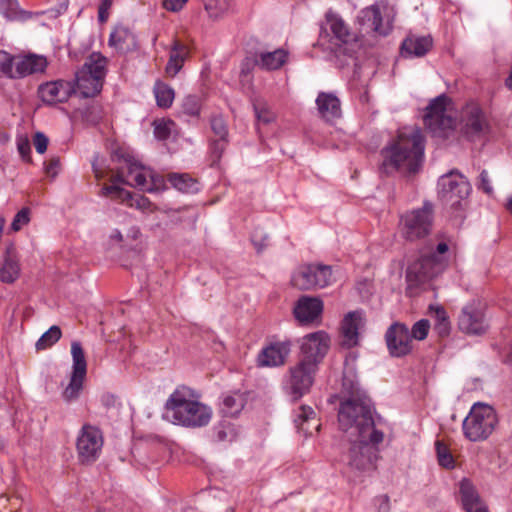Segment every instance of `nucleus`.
<instances>
[{
  "label": "nucleus",
  "instance_id": "393cba45",
  "mask_svg": "<svg viewBox=\"0 0 512 512\" xmlns=\"http://www.w3.org/2000/svg\"><path fill=\"white\" fill-rule=\"evenodd\" d=\"M375 407L367 396L352 397L341 402L338 416H373Z\"/></svg>",
  "mask_w": 512,
  "mask_h": 512
},
{
  "label": "nucleus",
  "instance_id": "5701e85b",
  "mask_svg": "<svg viewBox=\"0 0 512 512\" xmlns=\"http://www.w3.org/2000/svg\"><path fill=\"white\" fill-rule=\"evenodd\" d=\"M459 494L462 507L466 512H488L485 502L469 479L460 481Z\"/></svg>",
  "mask_w": 512,
  "mask_h": 512
},
{
  "label": "nucleus",
  "instance_id": "f03ea898",
  "mask_svg": "<svg viewBox=\"0 0 512 512\" xmlns=\"http://www.w3.org/2000/svg\"><path fill=\"white\" fill-rule=\"evenodd\" d=\"M381 155V171L386 175L394 172H418L424 158V138L421 130L416 127L400 130L397 137L382 149Z\"/></svg>",
  "mask_w": 512,
  "mask_h": 512
},
{
  "label": "nucleus",
  "instance_id": "4468645a",
  "mask_svg": "<svg viewBox=\"0 0 512 512\" xmlns=\"http://www.w3.org/2000/svg\"><path fill=\"white\" fill-rule=\"evenodd\" d=\"M76 446L81 462H93L98 458L103 446L102 433L97 427L84 425Z\"/></svg>",
  "mask_w": 512,
  "mask_h": 512
},
{
  "label": "nucleus",
  "instance_id": "412c9836",
  "mask_svg": "<svg viewBox=\"0 0 512 512\" xmlns=\"http://www.w3.org/2000/svg\"><path fill=\"white\" fill-rule=\"evenodd\" d=\"M497 424V418H464L463 431L470 441L487 439Z\"/></svg>",
  "mask_w": 512,
  "mask_h": 512
},
{
  "label": "nucleus",
  "instance_id": "c756f323",
  "mask_svg": "<svg viewBox=\"0 0 512 512\" xmlns=\"http://www.w3.org/2000/svg\"><path fill=\"white\" fill-rule=\"evenodd\" d=\"M432 44L430 36H408L401 45V54L405 57H422L431 49Z\"/></svg>",
  "mask_w": 512,
  "mask_h": 512
},
{
  "label": "nucleus",
  "instance_id": "39448f33",
  "mask_svg": "<svg viewBox=\"0 0 512 512\" xmlns=\"http://www.w3.org/2000/svg\"><path fill=\"white\" fill-rule=\"evenodd\" d=\"M433 222L434 206L425 201L421 208L412 209L400 216L399 231L405 240L414 242L431 233Z\"/></svg>",
  "mask_w": 512,
  "mask_h": 512
},
{
  "label": "nucleus",
  "instance_id": "2f4dec72",
  "mask_svg": "<svg viewBox=\"0 0 512 512\" xmlns=\"http://www.w3.org/2000/svg\"><path fill=\"white\" fill-rule=\"evenodd\" d=\"M20 273V266L13 245L6 249L4 263L0 268V281L11 284L15 282Z\"/></svg>",
  "mask_w": 512,
  "mask_h": 512
},
{
  "label": "nucleus",
  "instance_id": "c85d7f7f",
  "mask_svg": "<svg viewBox=\"0 0 512 512\" xmlns=\"http://www.w3.org/2000/svg\"><path fill=\"white\" fill-rule=\"evenodd\" d=\"M438 273V270L431 264V260L425 259L422 255L408 267L406 278L408 282L418 285L433 278Z\"/></svg>",
  "mask_w": 512,
  "mask_h": 512
},
{
  "label": "nucleus",
  "instance_id": "49530a36",
  "mask_svg": "<svg viewBox=\"0 0 512 512\" xmlns=\"http://www.w3.org/2000/svg\"><path fill=\"white\" fill-rule=\"evenodd\" d=\"M182 111L189 116H198L200 113V100L195 95H188L183 99Z\"/></svg>",
  "mask_w": 512,
  "mask_h": 512
},
{
  "label": "nucleus",
  "instance_id": "473e14b6",
  "mask_svg": "<svg viewBox=\"0 0 512 512\" xmlns=\"http://www.w3.org/2000/svg\"><path fill=\"white\" fill-rule=\"evenodd\" d=\"M287 60V52L283 49H276L272 52L260 53L256 64L265 70H277L281 68Z\"/></svg>",
  "mask_w": 512,
  "mask_h": 512
},
{
  "label": "nucleus",
  "instance_id": "ea45409f",
  "mask_svg": "<svg viewBox=\"0 0 512 512\" xmlns=\"http://www.w3.org/2000/svg\"><path fill=\"white\" fill-rule=\"evenodd\" d=\"M321 418H295V427L305 436H312L321 428Z\"/></svg>",
  "mask_w": 512,
  "mask_h": 512
},
{
  "label": "nucleus",
  "instance_id": "6e6d98bb",
  "mask_svg": "<svg viewBox=\"0 0 512 512\" xmlns=\"http://www.w3.org/2000/svg\"><path fill=\"white\" fill-rule=\"evenodd\" d=\"M425 259L431 260V264L440 273L447 264L448 256L439 255L436 251H432L429 254L423 255Z\"/></svg>",
  "mask_w": 512,
  "mask_h": 512
},
{
  "label": "nucleus",
  "instance_id": "b1692460",
  "mask_svg": "<svg viewBox=\"0 0 512 512\" xmlns=\"http://www.w3.org/2000/svg\"><path fill=\"white\" fill-rule=\"evenodd\" d=\"M316 105L319 115L327 122H333L342 115L341 102L333 93L320 92L316 98Z\"/></svg>",
  "mask_w": 512,
  "mask_h": 512
},
{
  "label": "nucleus",
  "instance_id": "a19ab883",
  "mask_svg": "<svg viewBox=\"0 0 512 512\" xmlns=\"http://www.w3.org/2000/svg\"><path fill=\"white\" fill-rule=\"evenodd\" d=\"M435 449L439 465L447 469L454 468V457L448 446L442 440H437L435 442Z\"/></svg>",
  "mask_w": 512,
  "mask_h": 512
},
{
  "label": "nucleus",
  "instance_id": "680f3d73",
  "mask_svg": "<svg viewBox=\"0 0 512 512\" xmlns=\"http://www.w3.org/2000/svg\"><path fill=\"white\" fill-rule=\"evenodd\" d=\"M188 0H164L163 7L172 12L180 11Z\"/></svg>",
  "mask_w": 512,
  "mask_h": 512
},
{
  "label": "nucleus",
  "instance_id": "f8f14e48",
  "mask_svg": "<svg viewBox=\"0 0 512 512\" xmlns=\"http://www.w3.org/2000/svg\"><path fill=\"white\" fill-rule=\"evenodd\" d=\"M127 170V184L136 187L142 191L156 192L159 190V185L162 182L160 176L156 175L151 169L146 168L133 157L127 156L124 158Z\"/></svg>",
  "mask_w": 512,
  "mask_h": 512
},
{
  "label": "nucleus",
  "instance_id": "1a4fd4ad",
  "mask_svg": "<svg viewBox=\"0 0 512 512\" xmlns=\"http://www.w3.org/2000/svg\"><path fill=\"white\" fill-rule=\"evenodd\" d=\"M459 125L462 135L471 141L481 139L490 132L488 116L476 102L462 108Z\"/></svg>",
  "mask_w": 512,
  "mask_h": 512
},
{
  "label": "nucleus",
  "instance_id": "9b49d317",
  "mask_svg": "<svg viewBox=\"0 0 512 512\" xmlns=\"http://www.w3.org/2000/svg\"><path fill=\"white\" fill-rule=\"evenodd\" d=\"M331 278V268L327 265H304L291 277V284L299 290H310L327 286Z\"/></svg>",
  "mask_w": 512,
  "mask_h": 512
},
{
  "label": "nucleus",
  "instance_id": "338daca9",
  "mask_svg": "<svg viewBox=\"0 0 512 512\" xmlns=\"http://www.w3.org/2000/svg\"><path fill=\"white\" fill-rule=\"evenodd\" d=\"M448 250V244L446 242H440L437 244L436 249L434 251H436L439 255L447 256Z\"/></svg>",
  "mask_w": 512,
  "mask_h": 512
},
{
  "label": "nucleus",
  "instance_id": "de8ad7c7",
  "mask_svg": "<svg viewBox=\"0 0 512 512\" xmlns=\"http://www.w3.org/2000/svg\"><path fill=\"white\" fill-rule=\"evenodd\" d=\"M154 125V135L158 140H166L171 134V127L174 125L172 120H156Z\"/></svg>",
  "mask_w": 512,
  "mask_h": 512
},
{
  "label": "nucleus",
  "instance_id": "a878e982",
  "mask_svg": "<svg viewBox=\"0 0 512 512\" xmlns=\"http://www.w3.org/2000/svg\"><path fill=\"white\" fill-rule=\"evenodd\" d=\"M108 44L120 53L133 51L137 47L136 37L125 25L118 24L110 33Z\"/></svg>",
  "mask_w": 512,
  "mask_h": 512
},
{
  "label": "nucleus",
  "instance_id": "37998d69",
  "mask_svg": "<svg viewBox=\"0 0 512 512\" xmlns=\"http://www.w3.org/2000/svg\"><path fill=\"white\" fill-rule=\"evenodd\" d=\"M430 329V323L427 319H421L417 321L410 330L411 340H424L429 332Z\"/></svg>",
  "mask_w": 512,
  "mask_h": 512
},
{
  "label": "nucleus",
  "instance_id": "aec40b11",
  "mask_svg": "<svg viewBox=\"0 0 512 512\" xmlns=\"http://www.w3.org/2000/svg\"><path fill=\"white\" fill-rule=\"evenodd\" d=\"M102 195L107 197L109 196L113 199H119L128 206L135 207L142 212H153L155 209L154 205L147 197L133 194L132 192L117 185L104 186L102 188Z\"/></svg>",
  "mask_w": 512,
  "mask_h": 512
},
{
  "label": "nucleus",
  "instance_id": "423d86ee",
  "mask_svg": "<svg viewBox=\"0 0 512 512\" xmlns=\"http://www.w3.org/2000/svg\"><path fill=\"white\" fill-rule=\"evenodd\" d=\"M450 99L441 94L430 101L423 116L425 126L434 136L445 137L447 131L453 130L456 125L454 112L448 108Z\"/></svg>",
  "mask_w": 512,
  "mask_h": 512
},
{
  "label": "nucleus",
  "instance_id": "f3484780",
  "mask_svg": "<svg viewBox=\"0 0 512 512\" xmlns=\"http://www.w3.org/2000/svg\"><path fill=\"white\" fill-rule=\"evenodd\" d=\"M359 30L362 34H376L386 36L391 26L382 24V16L377 5H372L362 9L357 17Z\"/></svg>",
  "mask_w": 512,
  "mask_h": 512
},
{
  "label": "nucleus",
  "instance_id": "3c124183",
  "mask_svg": "<svg viewBox=\"0 0 512 512\" xmlns=\"http://www.w3.org/2000/svg\"><path fill=\"white\" fill-rule=\"evenodd\" d=\"M254 112L258 121L268 124L274 120V114L264 103H254Z\"/></svg>",
  "mask_w": 512,
  "mask_h": 512
},
{
  "label": "nucleus",
  "instance_id": "72a5a7b5",
  "mask_svg": "<svg viewBox=\"0 0 512 512\" xmlns=\"http://www.w3.org/2000/svg\"><path fill=\"white\" fill-rule=\"evenodd\" d=\"M187 53L188 51L185 45L179 41L174 42L168 63L166 65V72L169 75L175 76L181 70Z\"/></svg>",
  "mask_w": 512,
  "mask_h": 512
},
{
  "label": "nucleus",
  "instance_id": "c9c22d12",
  "mask_svg": "<svg viewBox=\"0 0 512 512\" xmlns=\"http://www.w3.org/2000/svg\"><path fill=\"white\" fill-rule=\"evenodd\" d=\"M101 403L107 408V412L111 414H132L133 408L129 404H125L113 394H104Z\"/></svg>",
  "mask_w": 512,
  "mask_h": 512
},
{
  "label": "nucleus",
  "instance_id": "7c9ffc66",
  "mask_svg": "<svg viewBox=\"0 0 512 512\" xmlns=\"http://www.w3.org/2000/svg\"><path fill=\"white\" fill-rule=\"evenodd\" d=\"M221 399V412L226 416H237L247 404L248 393L234 391L223 394Z\"/></svg>",
  "mask_w": 512,
  "mask_h": 512
},
{
  "label": "nucleus",
  "instance_id": "4be33fe9",
  "mask_svg": "<svg viewBox=\"0 0 512 512\" xmlns=\"http://www.w3.org/2000/svg\"><path fill=\"white\" fill-rule=\"evenodd\" d=\"M323 312V302L317 297L302 296L294 307L295 318L303 324L318 320Z\"/></svg>",
  "mask_w": 512,
  "mask_h": 512
},
{
  "label": "nucleus",
  "instance_id": "79ce46f5",
  "mask_svg": "<svg viewBox=\"0 0 512 512\" xmlns=\"http://www.w3.org/2000/svg\"><path fill=\"white\" fill-rule=\"evenodd\" d=\"M214 429L219 441H233L236 438L237 431L228 419L220 420Z\"/></svg>",
  "mask_w": 512,
  "mask_h": 512
},
{
  "label": "nucleus",
  "instance_id": "4d7b16f0",
  "mask_svg": "<svg viewBox=\"0 0 512 512\" xmlns=\"http://www.w3.org/2000/svg\"><path fill=\"white\" fill-rule=\"evenodd\" d=\"M49 140L42 132H37L33 138V144L39 154H43L47 150Z\"/></svg>",
  "mask_w": 512,
  "mask_h": 512
},
{
  "label": "nucleus",
  "instance_id": "a211bd4d",
  "mask_svg": "<svg viewBox=\"0 0 512 512\" xmlns=\"http://www.w3.org/2000/svg\"><path fill=\"white\" fill-rule=\"evenodd\" d=\"M75 93V86L72 82L56 80L41 84L38 94L41 100L47 104L63 103Z\"/></svg>",
  "mask_w": 512,
  "mask_h": 512
},
{
  "label": "nucleus",
  "instance_id": "864d4df0",
  "mask_svg": "<svg viewBox=\"0 0 512 512\" xmlns=\"http://www.w3.org/2000/svg\"><path fill=\"white\" fill-rule=\"evenodd\" d=\"M494 415H495V410L492 406H490L486 403L477 402L471 407L467 416H494Z\"/></svg>",
  "mask_w": 512,
  "mask_h": 512
},
{
  "label": "nucleus",
  "instance_id": "ddd939ff",
  "mask_svg": "<svg viewBox=\"0 0 512 512\" xmlns=\"http://www.w3.org/2000/svg\"><path fill=\"white\" fill-rule=\"evenodd\" d=\"M458 326L466 334L481 335L487 330L484 305L480 300L467 303L458 318Z\"/></svg>",
  "mask_w": 512,
  "mask_h": 512
},
{
  "label": "nucleus",
  "instance_id": "8fccbe9b",
  "mask_svg": "<svg viewBox=\"0 0 512 512\" xmlns=\"http://www.w3.org/2000/svg\"><path fill=\"white\" fill-rule=\"evenodd\" d=\"M209 418H173L172 424L187 428H197L208 425Z\"/></svg>",
  "mask_w": 512,
  "mask_h": 512
},
{
  "label": "nucleus",
  "instance_id": "bf43d9fd",
  "mask_svg": "<svg viewBox=\"0 0 512 512\" xmlns=\"http://www.w3.org/2000/svg\"><path fill=\"white\" fill-rule=\"evenodd\" d=\"M60 171V159L58 157H53L49 160V162L45 166V173L49 177H56Z\"/></svg>",
  "mask_w": 512,
  "mask_h": 512
},
{
  "label": "nucleus",
  "instance_id": "4c0bfd02",
  "mask_svg": "<svg viewBox=\"0 0 512 512\" xmlns=\"http://www.w3.org/2000/svg\"><path fill=\"white\" fill-rule=\"evenodd\" d=\"M328 23L334 36L343 43H348L353 39L346 23L337 16H328Z\"/></svg>",
  "mask_w": 512,
  "mask_h": 512
},
{
  "label": "nucleus",
  "instance_id": "cd10ccee",
  "mask_svg": "<svg viewBox=\"0 0 512 512\" xmlns=\"http://www.w3.org/2000/svg\"><path fill=\"white\" fill-rule=\"evenodd\" d=\"M47 67V60L43 56L30 54L14 62L13 78H23L28 75L43 72Z\"/></svg>",
  "mask_w": 512,
  "mask_h": 512
},
{
  "label": "nucleus",
  "instance_id": "9d476101",
  "mask_svg": "<svg viewBox=\"0 0 512 512\" xmlns=\"http://www.w3.org/2000/svg\"><path fill=\"white\" fill-rule=\"evenodd\" d=\"M71 355L73 360L72 373L68 385L62 392L63 399L68 402L79 397L87 373L86 358L80 342L73 341L71 343Z\"/></svg>",
  "mask_w": 512,
  "mask_h": 512
},
{
  "label": "nucleus",
  "instance_id": "0e129e2a",
  "mask_svg": "<svg viewBox=\"0 0 512 512\" xmlns=\"http://www.w3.org/2000/svg\"><path fill=\"white\" fill-rule=\"evenodd\" d=\"M379 510L381 512H390V499L388 495H382L378 498Z\"/></svg>",
  "mask_w": 512,
  "mask_h": 512
},
{
  "label": "nucleus",
  "instance_id": "774afa93",
  "mask_svg": "<svg viewBox=\"0 0 512 512\" xmlns=\"http://www.w3.org/2000/svg\"><path fill=\"white\" fill-rule=\"evenodd\" d=\"M140 236V229L138 227H131L128 231L127 237L136 240Z\"/></svg>",
  "mask_w": 512,
  "mask_h": 512
},
{
  "label": "nucleus",
  "instance_id": "bb28decb",
  "mask_svg": "<svg viewBox=\"0 0 512 512\" xmlns=\"http://www.w3.org/2000/svg\"><path fill=\"white\" fill-rule=\"evenodd\" d=\"M290 353V345L286 342H277L264 348L258 356L260 366H280L284 364Z\"/></svg>",
  "mask_w": 512,
  "mask_h": 512
},
{
  "label": "nucleus",
  "instance_id": "c03bdc74",
  "mask_svg": "<svg viewBox=\"0 0 512 512\" xmlns=\"http://www.w3.org/2000/svg\"><path fill=\"white\" fill-rule=\"evenodd\" d=\"M14 58L6 51L0 50V77L13 78Z\"/></svg>",
  "mask_w": 512,
  "mask_h": 512
},
{
  "label": "nucleus",
  "instance_id": "58836bf2",
  "mask_svg": "<svg viewBox=\"0 0 512 512\" xmlns=\"http://www.w3.org/2000/svg\"><path fill=\"white\" fill-rule=\"evenodd\" d=\"M62 336L59 326H51L36 342L35 347L37 351L45 350L53 346Z\"/></svg>",
  "mask_w": 512,
  "mask_h": 512
},
{
  "label": "nucleus",
  "instance_id": "e433bc0d",
  "mask_svg": "<svg viewBox=\"0 0 512 512\" xmlns=\"http://www.w3.org/2000/svg\"><path fill=\"white\" fill-rule=\"evenodd\" d=\"M168 181L174 188L183 193H193L198 190L196 181L188 174L172 173L168 176Z\"/></svg>",
  "mask_w": 512,
  "mask_h": 512
},
{
  "label": "nucleus",
  "instance_id": "f257e3e1",
  "mask_svg": "<svg viewBox=\"0 0 512 512\" xmlns=\"http://www.w3.org/2000/svg\"><path fill=\"white\" fill-rule=\"evenodd\" d=\"M338 427L349 443L344 454L345 463L357 471H369L376 467L379 444L384 432L377 428L374 418H337Z\"/></svg>",
  "mask_w": 512,
  "mask_h": 512
},
{
  "label": "nucleus",
  "instance_id": "09e8293b",
  "mask_svg": "<svg viewBox=\"0 0 512 512\" xmlns=\"http://www.w3.org/2000/svg\"><path fill=\"white\" fill-rule=\"evenodd\" d=\"M211 124V130L213 131L214 135L217 138H227L228 137V129L227 124L223 117L221 116H214L211 118L210 121Z\"/></svg>",
  "mask_w": 512,
  "mask_h": 512
},
{
  "label": "nucleus",
  "instance_id": "052dcab7",
  "mask_svg": "<svg viewBox=\"0 0 512 512\" xmlns=\"http://www.w3.org/2000/svg\"><path fill=\"white\" fill-rule=\"evenodd\" d=\"M479 180H480V182L478 184V188L483 190V192H485L488 195L492 194L493 188L490 184L489 175L486 170L481 171V173L479 175Z\"/></svg>",
  "mask_w": 512,
  "mask_h": 512
},
{
  "label": "nucleus",
  "instance_id": "f704fd0d",
  "mask_svg": "<svg viewBox=\"0 0 512 512\" xmlns=\"http://www.w3.org/2000/svg\"><path fill=\"white\" fill-rule=\"evenodd\" d=\"M153 92L155 95L156 103L159 107H171L175 97V93L172 87L161 81H157L154 85Z\"/></svg>",
  "mask_w": 512,
  "mask_h": 512
},
{
  "label": "nucleus",
  "instance_id": "7ed1b4c3",
  "mask_svg": "<svg viewBox=\"0 0 512 512\" xmlns=\"http://www.w3.org/2000/svg\"><path fill=\"white\" fill-rule=\"evenodd\" d=\"M106 65V57L100 53H92L75 74V81L72 83L75 86V93L78 92L83 98L98 95L107 73Z\"/></svg>",
  "mask_w": 512,
  "mask_h": 512
},
{
  "label": "nucleus",
  "instance_id": "20e7f679",
  "mask_svg": "<svg viewBox=\"0 0 512 512\" xmlns=\"http://www.w3.org/2000/svg\"><path fill=\"white\" fill-rule=\"evenodd\" d=\"M164 409L174 416H211L213 411L201 402V393L184 384L178 385L167 398Z\"/></svg>",
  "mask_w": 512,
  "mask_h": 512
},
{
  "label": "nucleus",
  "instance_id": "5fc2aeb1",
  "mask_svg": "<svg viewBox=\"0 0 512 512\" xmlns=\"http://www.w3.org/2000/svg\"><path fill=\"white\" fill-rule=\"evenodd\" d=\"M29 222V209H21L14 217L11 223V229L13 231H19L24 225Z\"/></svg>",
  "mask_w": 512,
  "mask_h": 512
},
{
  "label": "nucleus",
  "instance_id": "6e6552de",
  "mask_svg": "<svg viewBox=\"0 0 512 512\" xmlns=\"http://www.w3.org/2000/svg\"><path fill=\"white\" fill-rule=\"evenodd\" d=\"M318 368L314 363L298 361L291 367L283 382V389L293 401H297L310 392L314 384L315 375Z\"/></svg>",
  "mask_w": 512,
  "mask_h": 512
},
{
  "label": "nucleus",
  "instance_id": "a18cd8bd",
  "mask_svg": "<svg viewBox=\"0 0 512 512\" xmlns=\"http://www.w3.org/2000/svg\"><path fill=\"white\" fill-rule=\"evenodd\" d=\"M84 121L89 124H97L102 118L101 108L97 104H92L80 110Z\"/></svg>",
  "mask_w": 512,
  "mask_h": 512
},
{
  "label": "nucleus",
  "instance_id": "603ef678",
  "mask_svg": "<svg viewBox=\"0 0 512 512\" xmlns=\"http://www.w3.org/2000/svg\"><path fill=\"white\" fill-rule=\"evenodd\" d=\"M228 144L227 138H216L211 143V153L213 157V164H216L220 161L222 154L226 150Z\"/></svg>",
  "mask_w": 512,
  "mask_h": 512
},
{
  "label": "nucleus",
  "instance_id": "2eb2a0df",
  "mask_svg": "<svg viewBox=\"0 0 512 512\" xmlns=\"http://www.w3.org/2000/svg\"><path fill=\"white\" fill-rule=\"evenodd\" d=\"M385 341L392 357L401 358L410 354L413 350L410 330L407 325L400 322H395L389 326L385 333Z\"/></svg>",
  "mask_w": 512,
  "mask_h": 512
},
{
  "label": "nucleus",
  "instance_id": "e2e57ef3",
  "mask_svg": "<svg viewBox=\"0 0 512 512\" xmlns=\"http://www.w3.org/2000/svg\"><path fill=\"white\" fill-rule=\"evenodd\" d=\"M435 330L440 336H447L450 331V323L448 320L437 322L435 324Z\"/></svg>",
  "mask_w": 512,
  "mask_h": 512
},
{
  "label": "nucleus",
  "instance_id": "dca6fc26",
  "mask_svg": "<svg viewBox=\"0 0 512 512\" xmlns=\"http://www.w3.org/2000/svg\"><path fill=\"white\" fill-rule=\"evenodd\" d=\"M328 348L329 337L324 331L308 334L302 339L300 361L314 363L315 367L318 368Z\"/></svg>",
  "mask_w": 512,
  "mask_h": 512
},
{
  "label": "nucleus",
  "instance_id": "13d9d810",
  "mask_svg": "<svg viewBox=\"0 0 512 512\" xmlns=\"http://www.w3.org/2000/svg\"><path fill=\"white\" fill-rule=\"evenodd\" d=\"M17 149L23 159H25L27 161H29L31 159L30 158L31 147H30V143L27 138L18 139Z\"/></svg>",
  "mask_w": 512,
  "mask_h": 512
},
{
  "label": "nucleus",
  "instance_id": "0eeeda50",
  "mask_svg": "<svg viewBox=\"0 0 512 512\" xmlns=\"http://www.w3.org/2000/svg\"><path fill=\"white\" fill-rule=\"evenodd\" d=\"M439 196L441 201L457 213L463 210L471 191L469 181L461 174L451 171L439 180Z\"/></svg>",
  "mask_w": 512,
  "mask_h": 512
},
{
  "label": "nucleus",
  "instance_id": "69168bd1",
  "mask_svg": "<svg viewBox=\"0 0 512 512\" xmlns=\"http://www.w3.org/2000/svg\"><path fill=\"white\" fill-rule=\"evenodd\" d=\"M430 309L433 311L434 313V316L436 318V321L437 322H441V321H444V320H448V317H447V314H446V311L444 310L443 307H436V308H433L432 306L430 307Z\"/></svg>",
  "mask_w": 512,
  "mask_h": 512
},
{
  "label": "nucleus",
  "instance_id": "6ab92c4d",
  "mask_svg": "<svg viewBox=\"0 0 512 512\" xmlns=\"http://www.w3.org/2000/svg\"><path fill=\"white\" fill-rule=\"evenodd\" d=\"M365 325L364 313L361 310L347 313L341 324L342 346L351 348L359 343V331Z\"/></svg>",
  "mask_w": 512,
  "mask_h": 512
}]
</instances>
